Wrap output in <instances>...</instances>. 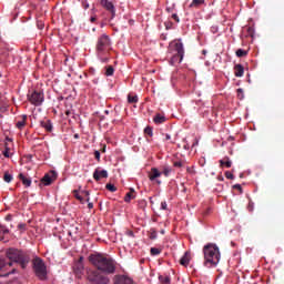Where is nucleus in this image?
<instances>
[{"label": "nucleus", "mask_w": 284, "mask_h": 284, "mask_svg": "<svg viewBox=\"0 0 284 284\" xmlns=\"http://www.w3.org/2000/svg\"><path fill=\"white\" fill-rule=\"evenodd\" d=\"M89 262L97 267L99 272L104 274H114L116 272V261L103 254H92Z\"/></svg>", "instance_id": "obj_1"}, {"label": "nucleus", "mask_w": 284, "mask_h": 284, "mask_svg": "<svg viewBox=\"0 0 284 284\" xmlns=\"http://www.w3.org/2000/svg\"><path fill=\"white\" fill-rule=\"evenodd\" d=\"M112 50V41L110 40V36L103 33L98 38L95 52L98 59L102 63H108L110 61V51Z\"/></svg>", "instance_id": "obj_2"}, {"label": "nucleus", "mask_w": 284, "mask_h": 284, "mask_svg": "<svg viewBox=\"0 0 284 284\" xmlns=\"http://www.w3.org/2000/svg\"><path fill=\"white\" fill-rule=\"evenodd\" d=\"M203 254L205 267H216L219 265V262L221 261V252L219 251V246L215 244H206L203 247Z\"/></svg>", "instance_id": "obj_3"}, {"label": "nucleus", "mask_w": 284, "mask_h": 284, "mask_svg": "<svg viewBox=\"0 0 284 284\" xmlns=\"http://www.w3.org/2000/svg\"><path fill=\"white\" fill-rule=\"evenodd\" d=\"M169 52L172 54L170 61L171 65H174V63H181V61H183V57H185V48L183 47L181 39L170 42Z\"/></svg>", "instance_id": "obj_4"}, {"label": "nucleus", "mask_w": 284, "mask_h": 284, "mask_svg": "<svg viewBox=\"0 0 284 284\" xmlns=\"http://www.w3.org/2000/svg\"><path fill=\"white\" fill-rule=\"evenodd\" d=\"M8 261L12 263H19L22 270H26L28 263H30V255L23 251H19L17 248H9L7 251Z\"/></svg>", "instance_id": "obj_5"}, {"label": "nucleus", "mask_w": 284, "mask_h": 284, "mask_svg": "<svg viewBox=\"0 0 284 284\" xmlns=\"http://www.w3.org/2000/svg\"><path fill=\"white\" fill-rule=\"evenodd\" d=\"M33 270H34L36 276L40 281H45L48 278V268L45 267V263H43V260L39 257L33 260Z\"/></svg>", "instance_id": "obj_6"}, {"label": "nucleus", "mask_w": 284, "mask_h": 284, "mask_svg": "<svg viewBox=\"0 0 284 284\" xmlns=\"http://www.w3.org/2000/svg\"><path fill=\"white\" fill-rule=\"evenodd\" d=\"M87 277H88V281L93 284L110 283V277H108L106 275L99 272V270L98 271H89Z\"/></svg>", "instance_id": "obj_7"}, {"label": "nucleus", "mask_w": 284, "mask_h": 284, "mask_svg": "<svg viewBox=\"0 0 284 284\" xmlns=\"http://www.w3.org/2000/svg\"><path fill=\"white\" fill-rule=\"evenodd\" d=\"M28 101L36 106H39L44 101L43 92L41 91H29L28 93Z\"/></svg>", "instance_id": "obj_8"}, {"label": "nucleus", "mask_w": 284, "mask_h": 284, "mask_svg": "<svg viewBox=\"0 0 284 284\" xmlns=\"http://www.w3.org/2000/svg\"><path fill=\"white\" fill-rule=\"evenodd\" d=\"M85 267L83 266V256H80L79 260L73 265V272L78 278L83 276Z\"/></svg>", "instance_id": "obj_9"}, {"label": "nucleus", "mask_w": 284, "mask_h": 284, "mask_svg": "<svg viewBox=\"0 0 284 284\" xmlns=\"http://www.w3.org/2000/svg\"><path fill=\"white\" fill-rule=\"evenodd\" d=\"M100 6H102V8H105L108 12L111 13L112 19L116 17V9L114 8V4L110 0H100Z\"/></svg>", "instance_id": "obj_10"}, {"label": "nucleus", "mask_w": 284, "mask_h": 284, "mask_svg": "<svg viewBox=\"0 0 284 284\" xmlns=\"http://www.w3.org/2000/svg\"><path fill=\"white\" fill-rule=\"evenodd\" d=\"M54 181H57V173L54 171H50L41 179L42 185H52Z\"/></svg>", "instance_id": "obj_11"}, {"label": "nucleus", "mask_w": 284, "mask_h": 284, "mask_svg": "<svg viewBox=\"0 0 284 284\" xmlns=\"http://www.w3.org/2000/svg\"><path fill=\"white\" fill-rule=\"evenodd\" d=\"M113 281L114 284H134V280L128 275H115Z\"/></svg>", "instance_id": "obj_12"}, {"label": "nucleus", "mask_w": 284, "mask_h": 284, "mask_svg": "<svg viewBox=\"0 0 284 284\" xmlns=\"http://www.w3.org/2000/svg\"><path fill=\"white\" fill-rule=\"evenodd\" d=\"M94 181H101V179H108V172L105 170L95 169L93 172Z\"/></svg>", "instance_id": "obj_13"}, {"label": "nucleus", "mask_w": 284, "mask_h": 284, "mask_svg": "<svg viewBox=\"0 0 284 284\" xmlns=\"http://www.w3.org/2000/svg\"><path fill=\"white\" fill-rule=\"evenodd\" d=\"M28 123V115L23 114L19 116L18 122L16 123V128H18V130H22L26 128Z\"/></svg>", "instance_id": "obj_14"}, {"label": "nucleus", "mask_w": 284, "mask_h": 284, "mask_svg": "<svg viewBox=\"0 0 284 284\" xmlns=\"http://www.w3.org/2000/svg\"><path fill=\"white\" fill-rule=\"evenodd\" d=\"M12 267V262L6 260V258H0V272H6Z\"/></svg>", "instance_id": "obj_15"}, {"label": "nucleus", "mask_w": 284, "mask_h": 284, "mask_svg": "<svg viewBox=\"0 0 284 284\" xmlns=\"http://www.w3.org/2000/svg\"><path fill=\"white\" fill-rule=\"evenodd\" d=\"M161 172L156 168H152L150 173H149V179L150 181H156V179L161 178Z\"/></svg>", "instance_id": "obj_16"}, {"label": "nucleus", "mask_w": 284, "mask_h": 284, "mask_svg": "<svg viewBox=\"0 0 284 284\" xmlns=\"http://www.w3.org/2000/svg\"><path fill=\"white\" fill-rule=\"evenodd\" d=\"M168 121V118L161 113H156L155 116L153 118V123L156 125H161L162 123H165Z\"/></svg>", "instance_id": "obj_17"}, {"label": "nucleus", "mask_w": 284, "mask_h": 284, "mask_svg": "<svg viewBox=\"0 0 284 284\" xmlns=\"http://www.w3.org/2000/svg\"><path fill=\"white\" fill-rule=\"evenodd\" d=\"M18 179H20V181H22V184L26 187H30L32 185V180H30V178H27L26 175H23V173H20L18 175Z\"/></svg>", "instance_id": "obj_18"}, {"label": "nucleus", "mask_w": 284, "mask_h": 284, "mask_svg": "<svg viewBox=\"0 0 284 284\" xmlns=\"http://www.w3.org/2000/svg\"><path fill=\"white\" fill-rule=\"evenodd\" d=\"M243 74H245V68H243L242 64H236L234 67V75L241 78Z\"/></svg>", "instance_id": "obj_19"}, {"label": "nucleus", "mask_w": 284, "mask_h": 284, "mask_svg": "<svg viewBox=\"0 0 284 284\" xmlns=\"http://www.w3.org/2000/svg\"><path fill=\"white\" fill-rule=\"evenodd\" d=\"M132 199H136V191H134V189H130V192H128L125 194L124 202L130 203V201H132Z\"/></svg>", "instance_id": "obj_20"}, {"label": "nucleus", "mask_w": 284, "mask_h": 284, "mask_svg": "<svg viewBox=\"0 0 284 284\" xmlns=\"http://www.w3.org/2000/svg\"><path fill=\"white\" fill-rule=\"evenodd\" d=\"M180 265L187 267L190 265V252H185L184 255L180 260Z\"/></svg>", "instance_id": "obj_21"}, {"label": "nucleus", "mask_w": 284, "mask_h": 284, "mask_svg": "<svg viewBox=\"0 0 284 284\" xmlns=\"http://www.w3.org/2000/svg\"><path fill=\"white\" fill-rule=\"evenodd\" d=\"M41 128L47 130V132H52V121L50 120H44L40 122Z\"/></svg>", "instance_id": "obj_22"}, {"label": "nucleus", "mask_w": 284, "mask_h": 284, "mask_svg": "<svg viewBox=\"0 0 284 284\" xmlns=\"http://www.w3.org/2000/svg\"><path fill=\"white\" fill-rule=\"evenodd\" d=\"M221 168H232V160L225 156L224 159L220 160Z\"/></svg>", "instance_id": "obj_23"}, {"label": "nucleus", "mask_w": 284, "mask_h": 284, "mask_svg": "<svg viewBox=\"0 0 284 284\" xmlns=\"http://www.w3.org/2000/svg\"><path fill=\"white\" fill-rule=\"evenodd\" d=\"M10 150H12V146L10 143L4 142V151L2 152L3 156H6V159H10Z\"/></svg>", "instance_id": "obj_24"}, {"label": "nucleus", "mask_w": 284, "mask_h": 284, "mask_svg": "<svg viewBox=\"0 0 284 284\" xmlns=\"http://www.w3.org/2000/svg\"><path fill=\"white\" fill-rule=\"evenodd\" d=\"M203 3H205V0H192L190 8H199L203 6Z\"/></svg>", "instance_id": "obj_25"}, {"label": "nucleus", "mask_w": 284, "mask_h": 284, "mask_svg": "<svg viewBox=\"0 0 284 284\" xmlns=\"http://www.w3.org/2000/svg\"><path fill=\"white\" fill-rule=\"evenodd\" d=\"M235 54H236V57H239L241 59L243 57H247V51L243 50V49H237Z\"/></svg>", "instance_id": "obj_26"}, {"label": "nucleus", "mask_w": 284, "mask_h": 284, "mask_svg": "<svg viewBox=\"0 0 284 284\" xmlns=\"http://www.w3.org/2000/svg\"><path fill=\"white\" fill-rule=\"evenodd\" d=\"M73 196H75V199L78 200V201H80V203H85V200L83 199V196H81L80 194H79V190H74L73 191Z\"/></svg>", "instance_id": "obj_27"}, {"label": "nucleus", "mask_w": 284, "mask_h": 284, "mask_svg": "<svg viewBox=\"0 0 284 284\" xmlns=\"http://www.w3.org/2000/svg\"><path fill=\"white\" fill-rule=\"evenodd\" d=\"M159 281H160V283H162V284H170V276H165V275H160L159 276Z\"/></svg>", "instance_id": "obj_28"}, {"label": "nucleus", "mask_w": 284, "mask_h": 284, "mask_svg": "<svg viewBox=\"0 0 284 284\" xmlns=\"http://www.w3.org/2000/svg\"><path fill=\"white\" fill-rule=\"evenodd\" d=\"M105 74L106 77H112L114 74V67L112 65L106 67Z\"/></svg>", "instance_id": "obj_29"}, {"label": "nucleus", "mask_w": 284, "mask_h": 284, "mask_svg": "<svg viewBox=\"0 0 284 284\" xmlns=\"http://www.w3.org/2000/svg\"><path fill=\"white\" fill-rule=\"evenodd\" d=\"M6 234H8V229L0 225V241H3V236H6Z\"/></svg>", "instance_id": "obj_30"}, {"label": "nucleus", "mask_w": 284, "mask_h": 284, "mask_svg": "<svg viewBox=\"0 0 284 284\" xmlns=\"http://www.w3.org/2000/svg\"><path fill=\"white\" fill-rule=\"evenodd\" d=\"M150 252L151 256H159V254H161V248L151 247Z\"/></svg>", "instance_id": "obj_31"}, {"label": "nucleus", "mask_w": 284, "mask_h": 284, "mask_svg": "<svg viewBox=\"0 0 284 284\" xmlns=\"http://www.w3.org/2000/svg\"><path fill=\"white\" fill-rule=\"evenodd\" d=\"M3 181H6V183H12V175L6 172L3 175Z\"/></svg>", "instance_id": "obj_32"}, {"label": "nucleus", "mask_w": 284, "mask_h": 284, "mask_svg": "<svg viewBox=\"0 0 284 284\" xmlns=\"http://www.w3.org/2000/svg\"><path fill=\"white\" fill-rule=\"evenodd\" d=\"M128 101L130 103H139V97H136V95H129L128 97Z\"/></svg>", "instance_id": "obj_33"}, {"label": "nucleus", "mask_w": 284, "mask_h": 284, "mask_svg": "<svg viewBox=\"0 0 284 284\" xmlns=\"http://www.w3.org/2000/svg\"><path fill=\"white\" fill-rule=\"evenodd\" d=\"M144 134L146 135V136H153V131H152V126H146L145 129H144Z\"/></svg>", "instance_id": "obj_34"}, {"label": "nucleus", "mask_w": 284, "mask_h": 284, "mask_svg": "<svg viewBox=\"0 0 284 284\" xmlns=\"http://www.w3.org/2000/svg\"><path fill=\"white\" fill-rule=\"evenodd\" d=\"M106 190H109V192H116V186H114V184H106L105 185Z\"/></svg>", "instance_id": "obj_35"}, {"label": "nucleus", "mask_w": 284, "mask_h": 284, "mask_svg": "<svg viewBox=\"0 0 284 284\" xmlns=\"http://www.w3.org/2000/svg\"><path fill=\"white\" fill-rule=\"evenodd\" d=\"M81 194L85 196L87 203H90V191H81Z\"/></svg>", "instance_id": "obj_36"}, {"label": "nucleus", "mask_w": 284, "mask_h": 284, "mask_svg": "<svg viewBox=\"0 0 284 284\" xmlns=\"http://www.w3.org/2000/svg\"><path fill=\"white\" fill-rule=\"evenodd\" d=\"M170 172H172V169H170V168H168V166H165V168L163 169V174H164V176H170Z\"/></svg>", "instance_id": "obj_37"}, {"label": "nucleus", "mask_w": 284, "mask_h": 284, "mask_svg": "<svg viewBox=\"0 0 284 284\" xmlns=\"http://www.w3.org/2000/svg\"><path fill=\"white\" fill-rule=\"evenodd\" d=\"M225 178L230 179L232 181L234 179V174H232V172H230V171H226L225 172Z\"/></svg>", "instance_id": "obj_38"}, {"label": "nucleus", "mask_w": 284, "mask_h": 284, "mask_svg": "<svg viewBox=\"0 0 284 284\" xmlns=\"http://www.w3.org/2000/svg\"><path fill=\"white\" fill-rule=\"evenodd\" d=\"M94 156H95L97 161H101V152L94 151Z\"/></svg>", "instance_id": "obj_39"}, {"label": "nucleus", "mask_w": 284, "mask_h": 284, "mask_svg": "<svg viewBox=\"0 0 284 284\" xmlns=\"http://www.w3.org/2000/svg\"><path fill=\"white\" fill-rule=\"evenodd\" d=\"M174 168H183V162L176 161L173 163Z\"/></svg>", "instance_id": "obj_40"}, {"label": "nucleus", "mask_w": 284, "mask_h": 284, "mask_svg": "<svg viewBox=\"0 0 284 284\" xmlns=\"http://www.w3.org/2000/svg\"><path fill=\"white\" fill-rule=\"evenodd\" d=\"M161 210H168V202H161Z\"/></svg>", "instance_id": "obj_41"}, {"label": "nucleus", "mask_w": 284, "mask_h": 284, "mask_svg": "<svg viewBox=\"0 0 284 284\" xmlns=\"http://www.w3.org/2000/svg\"><path fill=\"white\" fill-rule=\"evenodd\" d=\"M172 19H174V21H176V23H179V21H181V20L179 19V16H178L176 13H173V14H172Z\"/></svg>", "instance_id": "obj_42"}, {"label": "nucleus", "mask_w": 284, "mask_h": 284, "mask_svg": "<svg viewBox=\"0 0 284 284\" xmlns=\"http://www.w3.org/2000/svg\"><path fill=\"white\" fill-rule=\"evenodd\" d=\"M14 272H17L16 268H12L11 271H9L8 273H6L4 275L2 276H10V274H14Z\"/></svg>", "instance_id": "obj_43"}, {"label": "nucleus", "mask_w": 284, "mask_h": 284, "mask_svg": "<svg viewBox=\"0 0 284 284\" xmlns=\"http://www.w3.org/2000/svg\"><path fill=\"white\" fill-rule=\"evenodd\" d=\"M4 143H9V145H11L12 144V139L7 136L6 140H4Z\"/></svg>", "instance_id": "obj_44"}, {"label": "nucleus", "mask_w": 284, "mask_h": 284, "mask_svg": "<svg viewBox=\"0 0 284 284\" xmlns=\"http://www.w3.org/2000/svg\"><path fill=\"white\" fill-rule=\"evenodd\" d=\"M234 190H239L240 192L243 190V187H241V184H235L233 185Z\"/></svg>", "instance_id": "obj_45"}, {"label": "nucleus", "mask_w": 284, "mask_h": 284, "mask_svg": "<svg viewBox=\"0 0 284 284\" xmlns=\"http://www.w3.org/2000/svg\"><path fill=\"white\" fill-rule=\"evenodd\" d=\"M95 72H97V70H94V68H90V69H89V74L94 75V74H95Z\"/></svg>", "instance_id": "obj_46"}, {"label": "nucleus", "mask_w": 284, "mask_h": 284, "mask_svg": "<svg viewBox=\"0 0 284 284\" xmlns=\"http://www.w3.org/2000/svg\"><path fill=\"white\" fill-rule=\"evenodd\" d=\"M196 145H199V140L194 139V142L192 143L191 148H196Z\"/></svg>", "instance_id": "obj_47"}, {"label": "nucleus", "mask_w": 284, "mask_h": 284, "mask_svg": "<svg viewBox=\"0 0 284 284\" xmlns=\"http://www.w3.org/2000/svg\"><path fill=\"white\" fill-rule=\"evenodd\" d=\"M88 207L89 210H92V207H94V204L92 202H88Z\"/></svg>", "instance_id": "obj_48"}, {"label": "nucleus", "mask_w": 284, "mask_h": 284, "mask_svg": "<svg viewBox=\"0 0 284 284\" xmlns=\"http://www.w3.org/2000/svg\"><path fill=\"white\" fill-rule=\"evenodd\" d=\"M126 234H128V236L134 237V232H132V231H128Z\"/></svg>", "instance_id": "obj_49"}, {"label": "nucleus", "mask_w": 284, "mask_h": 284, "mask_svg": "<svg viewBox=\"0 0 284 284\" xmlns=\"http://www.w3.org/2000/svg\"><path fill=\"white\" fill-rule=\"evenodd\" d=\"M248 34H254V29L253 28H251V27H248Z\"/></svg>", "instance_id": "obj_50"}, {"label": "nucleus", "mask_w": 284, "mask_h": 284, "mask_svg": "<svg viewBox=\"0 0 284 284\" xmlns=\"http://www.w3.org/2000/svg\"><path fill=\"white\" fill-rule=\"evenodd\" d=\"M241 92H243V89H237V97L241 99Z\"/></svg>", "instance_id": "obj_51"}, {"label": "nucleus", "mask_w": 284, "mask_h": 284, "mask_svg": "<svg viewBox=\"0 0 284 284\" xmlns=\"http://www.w3.org/2000/svg\"><path fill=\"white\" fill-rule=\"evenodd\" d=\"M170 139H172V136L170 134H165V141H170Z\"/></svg>", "instance_id": "obj_52"}, {"label": "nucleus", "mask_w": 284, "mask_h": 284, "mask_svg": "<svg viewBox=\"0 0 284 284\" xmlns=\"http://www.w3.org/2000/svg\"><path fill=\"white\" fill-rule=\"evenodd\" d=\"M186 171H187L190 174H192V172H193L192 168H190V166L186 168Z\"/></svg>", "instance_id": "obj_53"}, {"label": "nucleus", "mask_w": 284, "mask_h": 284, "mask_svg": "<svg viewBox=\"0 0 284 284\" xmlns=\"http://www.w3.org/2000/svg\"><path fill=\"white\" fill-rule=\"evenodd\" d=\"M183 148H184V150H190V144L186 143V144H184Z\"/></svg>", "instance_id": "obj_54"}, {"label": "nucleus", "mask_w": 284, "mask_h": 284, "mask_svg": "<svg viewBox=\"0 0 284 284\" xmlns=\"http://www.w3.org/2000/svg\"><path fill=\"white\" fill-rule=\"evenodd\" d=\"M151 239H156V232H153V233L151 234Z\"/></svg>", "instance_id": "obj_55"}, {"label": "nucleus", "mask_w": 284, "mask_h": 284, "mask_svg": "<svg viewBox=\"0 0 284 284\" xmlns=\"http://www.w3.org/2000/svg\"><path fill=\"white\" fill-rule=\"evenodd\" d=\"M90 21H91V23H94V21H97V18L91 17Z\"/></svg>", "instance_id": "obj_56"}, {"label": "nucleus", "mask_w": 284, "mask_h": 284, "mask_svg": "<svg viewBox=\"0 0 284 284\" xmlns=\"http://www.w3.org/2000/svg\"><path fill=\"white\" fill-rule=\"evenodd\" d=\"M84 8H85V10H88V8H90V4H84Z\"/></svg>", "instance_id": "obj_57"}, {"label": "nucleus", "mask_w": 284, "mask_h": 284, "mask_svg": "<svg viewBox=\"0 0 284 284\" xmlns=\"http://www.w3.org/2000/svg\"><path fill=\"white\" fill-rule=\"evenodd\" d=\"M202 54H207V50H202Z\"/></svg>", "instance_id": "obj_58"}, {"label": "nucleus", "mask_w": 284, "mask_h": 284, "mask_svg": "<svg viewBox=\"0 0 284 284\" xmlns=\"http://www.w3.org/2000/svg\"><path fill=\"white\" fill-rule=\"evenodd\" d=\"M156 184H158V185H161V181H160V180H156Z\"/></svg>", "instance_id": "obj_59"}, {"label": "nucleus", "mask_w": 284, "mask_h": 284, "mask_svg": "<svg viewBox=\"0 0 284 284\" xmlns=\"http://www.w3.org/2000/svg\"><path fill=\"white\" fill-rule=\"evenodd\" d=\"M93 83H99V80H93Z\"/></svg>", "instance_id": "obj_60"}, {"label": "nucleus", "mask_w": 284, "mask_h": 284, "mask_svg": "<svg viewBox=\"0 0 284 284\" xmlns=\"http://www.w3.org/2000/svg\"><path fill=\"white\" fill-rule=\"evenodd\" d=\"M102 152H105V146L102 149Z\"/></svg>", "instance_id": "obj_61"}, {"label": "nucleus", "mask_w": 284, "mask_h": 284, "mask_svg": "<svg viewBox=\"0 0 284 284\" xmlns=\"http://www.w3.org/2000/svg\"><path fill=\"white\" fill-rule=\"evenodd\" d=\"M70 114V111H67V115H69Z\"/></svg>", "instance_id": "obj_62"}, {"label": "nucleus", "mask_w": 284, "mask_h": 284, "mask_svg": "<svg viewBox=\"0 0 284 284\" xmlns=\"http://www.w3.org/2000/svg\"><path fill=\"white\" fill-rule=\"evenodd\" d=\"M183 192H185V189H183Z\"/></svg>", "instance_id": "obj_63"}]
</instances>
